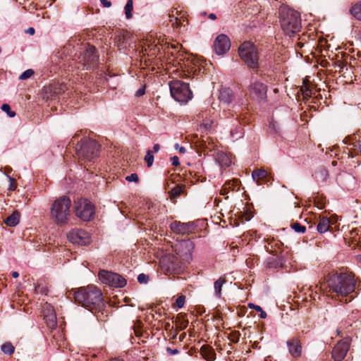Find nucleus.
<instances>
[{"label":"nucleus","mask_w":361,"mask_h":361,"mask_svg":"<svg viewBox=\"0 0 361 361\" xmlns=\"http://www.w3.org/2000/svg\"><path fill=\"white\" fill-rule=\"evenodd\" d=\"M329 292L332 298L341 302H350L354 298L353 293L361 289L360 281L350 271L336 272L327 281Z\"/></svg>","instance_id":"nucleus-1"},{"label":"nucleus","mask_w":361,"mask_h":361,"mask_svg":"<svg viewBox=\"0 0 361 361\" xmlns=\"http://www.w3.org/2000/svg\"><path fill=\"white\" fill-rule=\"evenodd\" d=\"M75 303L87 309L93 314L102 313L106 307L102 291L95 286L91 285L80 288L73 294Z\"/></svg>","instance_id":"nucleus-2"},{"label":"nucleus","mask_w":361,"mask_h":361,"mask_svg":"<svg viewBox=\"0 0 361 361\" xmlns=\"http://www.w3.org/2000/svg\"><path fill=\"white\" fill-rule=\"evenodd\" d=\"M280 24L284 33L292 37L300 31L301 19L300 14L290 8H281L280 11Z\"/></svg>","instance_id":"nucleus-3"},{"label":"nucleus","mask_w":361,"mask_h":361,"mask_svg":"<svg viewBox=\"0 0 361 361\" xmlns=\"http://www.w3.org/2000/svg\"><path fill=\"white\" fill-rule=\"evenodd\" d=\"M100 146L94 140L82 137L77 142L75 152L78 159L85 162H94L99 156Z\"/></svg>","instance_id":"nucleus-4"},{"label":"nucleus","mask_w":361,"mask_h":361,"mask_svg":"<svg viewBox=\"0 0 361 361\" xmlns=\"http://www.w3.org/2000/svg\"><path fill=\"white\" fill-rule=\"evenodd\" d=\"M238 54L248 68L252 69L258 68V52L253 44L250 42H245L240 46Z\"/></svg>","instance_id":"nucleus-5"},{"label":"nucleus","mask_w":361,"mask_h":361,"mask_svg":"<svg viewBox=\"0 0 361 361\" xmlns=\"http://www.w3.org/2000/svg\"><path fill=\"white\" fill-rule=\"evenodd\" d=\"M172 97L178 102H187L192 97L189 85L180 80H173L169 83Z\"/></svg>","instance_id":"nucleus-6"},{"label":"nucleus","mask_w":361,"mask_h":361,"mask_svg":"<svg viewBox=\"0 0 361 361\" xmlns=\"http://www.w3.org/2000/svg\"><path fill=\"white\" fill-rule=\"evenodd\" d=\"M75 213L82 221H90L95 216V206L87 199H79L75 202Z\"/></svg>","instance_id":"nucleus-7"},{"label":"nucleus","mask_w":361,"mask_h":361,"mask_svg":"<svg viewBox=\"0 0 361 361\" xmlns=\"http://www.w3.org/2000/svg\"><path fill=\"white\" fill-rule=\"evenodd\" d=\"M52 219L57 224H64L68 219V197L63 195L56 200L51 208Z\"/></svg>","instance_id":"nucleus-8"},{"label":"nucleus","mask_w":361,"mask_h":361,"mask_svg":"<svg viewBox=\"0 0 361 361\" xmlns=\"http://www.w3.org/2000/svg\"><path fill=\"white\" fill-rule=\"evenodd\" d=\"M160 267L165 274H179L184 267L178 257L173 255H166L160 260Z\"/></svg>","instance_id":"nucleus-9"},{"label":"nucleus","mask_w":361,"mask_h":361,"mask_svg":"<svg viewBox=\"0 0 361 361\" xmlns=\"http://www.w3.org/2000/svg\"><path fill=\"white\" fill-rule=\"evenodd\" d=\"M79 49L78 59L87 69L93 68L97 65L99 55L94 47L85 44H82Z\"/></svg>","instance_id":"nucleus-10"},{"label":"nucleus","mask_w":361,"mask_h":361,"mask_svg":"<svg viewBox=\"0 0 361 361\" xmlns=\"http://www.w3.org/2000/svg\"><path fill=\"white\" fill-rule=\"evenodd\" d=\"M99 280L105 284L116 288H123L126 285V280L120 274L106 270H100L99 272Z\"/></svg>","instance_id":"nucleus-11"},{"label":"nucleus","mask_w":361,"mask_h":361,"mask_svg":"<svg viewBox=\"0 0 361 361\" xmlns=\"http://www.w3.org/2000/svg\"><path fill=\"white\" fill-rule=\"evenodd\" d=\"M192 228V227H170L173 234L172 237L173 239L186 247H192V242L190 240L188 234L187 233Z\"/></svg>","instance_id":"nucleus-12"},{"label":"nucleus","mask_w":361,"mask_h":361,"mask_svg":"<svg viewBox=\"0 0 361 361\" xmlns=\"http://www.w3.org/2000/svg\"><path fill=\"white\" fill-rule=\"evenodd\" d=\"M250 96L258 102H264L267 99V87L261 82L255 81L249 87Z\"/></svg>","instance_id":"nucleus-13"},{"label":"nucleus","mask_w":361,"mask_h":361,"mask_svg":"<svg viewBox=\"0 0 361 361\" xmlns=\"http://www.w3.org/2000/svg\"><path fill=\"white\" fill-rule=\"evenodd\" d=\"M350 348V341L348 338L338 341L331 352V357L334 361H342L346 356Z\"/></svg>","instance_id":"nucleus-14"},{"label":"nucleus","mask_w":361,"mask_h":361,"mask_svg":"<svg viewBox=\"0 0 361 361\" xmlns=\"http://www.w3.org/2000/svg\"><path fill=\"white\" fill-rule=\"evenodd\" d=\"M69 242L73 244L86 245L90 243V235L85 230L77 228L69 233Z\"/></svg>","instance_id":"nucleus-15"},{"label":"nucleus","mask_w":361,"mask_h":361,"mask_svg":"<svg viewBox=\"0 0 361 361\" xmlns=\"http://www.w3.org/2000/svg\"><path fill=\"white\" fill-rule=\"evenodd\" d=\"M231 48V42L227 35L221 34L218 35L214 42V51L218 55H223Z\"/></svg>","instance_id":"nucleus-16"},{"label":"nucleus","mask_w":361,"mask_h":361,"mask_svg":"<svg viewBox=\"0 0 361 361\" xmlns=\"http://www.w3.org/2000/svg\"><path fill=\"white\" fill-rule=\"evenodd\" d=\"M289 353L292 356L297 357L301 355L302 346L298 337H293L287 341Z\"/></svg>","instance_id":"nucleus-17"},{"label":"nucleus","mask_w":361,"mask_h":361,"mask_svg":"<svg viewBox=\"0 0 361 361\" xmlns=\"http://www.w3.org/2000/svg\"><path fill=\"white\" fill-rule=\"evenodd\" d=\"M232 128L230 130V136L231 139L235 141L243 137L244 130L241 126V124L238 118L234 119L232 121Z\"/></svg>","instance_id":"nucleus-18"},{"label":"nucleus","mask_w":361,"mask_h":361,"mask_svg":"<svg viewBox=\"0 0 361 361\" xmlns=\"http://www.w3.org/2000/svg\"><path fill=\"white\" fill-rule=\"evenodd\" d=\"M200 353L207 361H213L216 358L214 350L211 346L207 345H204L201 347Z\"/></svg>","instance_id":"nucleus-19"},{"label":"nucleus","mask_w":361,"mask_h":361,"mask_svg":"<svg viewBox=\"0 0 361 361\" xmlns=\"http://www.w3.org/2000/svg\"><path fill=\"white\" fill-rule=\"evenodd\" d=\"M219 98L221 102L230 104L234 98L233 91L230 88H224L220 91Z\"/></svg>","instance_id":"nucleus-20"},{"label":"nucleus","mask_w":361,"mask_h":361,"mask_svg":"<svg viewBox=\"0 0 361 361\" xmlns=\"http://www.w3.org/2000/svg\"><path fill=\"white\" fill-rule=\"evenodd\" d=\"M320 220L317 226H333L338 222V217L335 214H332L330 216H319Z\"/></svg>","instance_id":"nucleus-21"},{"label":"nucleus","mask_w":361,"mask_h":361,"mask_svg":"<svg viewBox=\"0 0 361 361\" xmlns=\"http://www.w3.org/2000/svg\"><path fill=\"white\" fill-rule=\"evenodd\" d=\"M314 178L319 183H324L326 182L329 173L328 171L324 167L318 168L314 172Z\"/></svg>","instance_id":"nucleus-22"},{"label":"nucleus","mask_w":361,"mask_h":361,"mask_svg":"<svg viewBox=\"0 0 361 361\" xmlns=\"http://www.w3.org/2000/svg\"><path fill=\"white\" fill-rule=\"evenodd\" d=\"M20 213L15 211L11 215L4 220L6 226H16L20 223Z\"/></svg>","instance_id":"nucleus-23"},{"label":"nucleus","mask_w":361,"mask_h":361,"mask_svg":"<svg viewBox=\"0 0 361 361\" xmlns=\"http://www.w3.org/2000/svg\"><path fill=\"white\" fill-rule=\"evenodd\" d=\"M175 323L176 329L179 331H182L187 328L189 322L188 319L185 318V315L179 314L177 316Z\"/></svg>","instance_id":"nucleus-24"},{"label":"nucleus","mask_w":361,"mask_h":361,"mask_svg":"<svg viewBox=\"0 0 361 361\" xmlns=\"http://www.w3.org/2000/svg\"><path fill=\"white\" fill-rule=\"evenodd\" d=\"M226 282V278L224 276L220 277L217 279L214 283L215 295L220 298L221 296V289L223 285Z\"/></svg>","instance_id":"nucleus-25"},{"label":"nucleus","mask_w":361,"mask_h":361,"mask_svg":"<svg viewBox=\"0 0 361 361\" xmlns=\"http://www.w3.org/2000/svg\"><path fill=\"white\" fill-rule=\"evenodd\" d=\"M267 175V171L262 169L255 170L252 173V178L256 182H258L259 180L265 178Z\"/></svg>","instance_id":"nucleus-26"},{"label":"nucleus","mask_w":361,"mask_h":361,"mask_svg":"<svg viewBox=\"0 0 361 361\" xmlns=\"http://www.w3.org/2000/svg\"><path fill=\"white\" fill-rule=\"evenodd\" d=\"M350 14L356 19L361 20V2L355 4L350 9Z\"/></svg>","instance_id":"nucleus-27"},{"label":"nucleus","mask_w":361,"mask_h":361,"mask_svg":"<svg viewBox=\"0 0 361 361\" xmlns=\"http://www.w3.org/2000/svg\"><path fill=\"white\" fill-rule=\"evenodd\" d=\"M1 350L4 354L11 355L15 351V348L11 342H6L1 345Z\"/></svg>","instance_id":"nucleus-28"},{"label":"nucleus","mask_w":361,"mask_h":361,"mask_svg":"<svg viewBox=\"0 0 361 361\" xmlns=\"http://www.w3.org/2000/svg\"><path fill=\"white\" fill-rule=\"evenodd\" d=\"M133 9V0H128L127 3L124 7L125 15L127 19H130L132 18V11Z\"/></svg>","instance_id":"nucleus-29"},{"label":"nucleus","mask_w":361,"mask_h":361,"mask_svg":"<svg viewBox=\"0 0 361 361\" xmlns=\"http://www.w3.org/2000/svg\"><path fill=\"white\" fill-rule=\"evenodd\" d=\"M184 190V185H177L170 191V195L171 197H179Z\"/></svg>","instance_id":"nucleus-30"},{"label":"nucleus","mask_w":361,"mask_h":361,"mask_svg":"<svg viewBox=\"0 0 361 361\" xmlns=\"http://www.w3.org/2000/svg\"><path fill=\"white\" fill-rule=\"evenodd\" d=\"M11 171V168H6V171H5L4 173L6 175V176L10 182V185H9L8 189L11 191H13L16 188V184L15 179L8 175V173H10Z\"/></svg>","instance_id":"nucleus-31"},{"label":"nucleus","mask_w":361,"mask_h":361,"mask_svg":"<svg viewBox=\"0 0 361 361\" xmlns=\"http://www.w3.org/2000/svg\"><path fill=\"white\" fill-rule=\"evenodd\" d=\"M55 56L59 59V63H60L61 61H66L67 57V51L66 48L63 47L61 51H58Z\"/></svg>","instance_id":"nucleus-32"},{"label":"nucleus","mask_w":361,"mask_h":361,"mask_svg":"<svg viewBox=\"0 0 361 361\" xmlns=\"http://www.w3.org/2000/svg\"><path fill=\"white\" fill-rule=\"evenodd\" d=\"M145 161H146L147 166L150 167L154 162V156L152 154V152L150 150H148L147 152V154L145 157Z\"/></svg>","instance_id":"nucleus-33"},{"label":"nucleus","mask_w":361,"mask_h":361,"mask_svg":"<svg viewBox=\"0 0 361 361\" xmlns=\"http://www.w3.org/2000/svg\"><path fill=\"white\" fill-rule=\"evenodd\" d=\"M339 227H316L317 228V231L319 233H324L327 231H330L332 233H334V228H335V231H339Z\"/></svg>","instance_id":"nucleus-34"},{"label":"nucleus","mask_w":361,"mask_h":361,"mask_svg":"<svg viewBox=\"0 0 361 361\" xmlns=\"http://www.w3.org/2000/svg\"><path fill=\"white\" fill-rule=\"evenodd\" d=\"M1 109L6 112L10 118H13L16 116V113L13 111H11L10 106L7 104H2Z\"/></svg>","instance_id":"nucleus-35"},{"label":"nucleus","mask_w":361,"mask_h":361,"mask_svg":"<svg viewBox=\"0 0 361 361\" xmlns=\"http://www.w3.org/2000/svg\"><path fill=\"white\" fill-rule=\"evenodd\" d=\"M34 74V71L32 69H27L24 71L20 76L19 80H24L30 78Z\"/></svg>","instance_id":"nucleus-36"},{"label":"nucleus","mask_w":361,"mask_h":361,"mask_svg":"<svg viewBox=\"0 0 361 361\" xmlns=\"http://www.w3.org/2000/svg\"><path fill=\"white\" fill-rule=\"evenodd\" d=\"M185 301V296L183 295H181L178 297L176 301V305L178 307L182 308L184 306Z\"/></svg>","instance_id":"nucleus-37"},{"label":"nucleus","mask_w":361,"mask_h":361,"mask_svg":"<svg viewBox=\"0 0 361 361\" xmlns=\"http://www.w3.org/2000/svg\"><path fill=\"white\" fill-rule=\"evenodd\" d=\"M149 281V276L145 274H140L137 276V281L140 283H147Z\"/></svg>","instance_id":"nucleus-38"},{"label":"nucleus","mask_w":361,"mask_h":361,"mask_svg":"<svg viewBox=\"0 0 361 361\" xmlns=\"http://www.w3.org/2000/svg\"><path fill=\"white\" fill-rule=\"evenodd\" d=\"M252 217V212H246L242 215V223L244 224L245 221H249Z\"/></svg>","instance_id":"nucleus-39"},{"label":"nucleus","mask_w":361,"mask_h":361,"mask_svg":"<svg viewBox=\"0 0 361 361\" xmlns=\"http://www.w3.org/2000/svg\"><path fill=\"white\" fill-rule=\"evenodd\" d=\"M126 180L128 182H138L139 178L137 173H132L130 176H126Z\"/></svg>","instance_id":"nucleus-40"},{"label":"nucleus","mask_w":361,"mask_h":361,"mask_svg":"<svg viewBox=\"0 0 361 361\" xmlns=\"http://www.w3.org/2000/svg\"><path fill=\"white\" fill-rule=\"evenodd\" d=\"M170 21L173 26L177 28L180 27L181 20H179L178 18L173 17L170 19Z\"/></svg>","instance_id":"nucleus-41"},{"label":"nucleus","mask_w":361,"mask_h":361,"mask_svg":"<svg viewBox=\"0 0 361 361\" xmlns=\"http://www.w3.org/2000/svg\"><path fill=\"white\" fill-rule=\"evenodd\" d=\"M269 128L273 132L276 133L278 131V124L276 122L271 121L269 125Z\"/></svg>","instance_id":"nucleus-42"},{"label":"nucleus","mask_w":361,"mask_h":361,"mask_svg":"<svg viewBox=\"0 0 361 361\" xmlns=\"http://www.w3.org/2000/svg\"><path fill=\"white\" fill-rule=\"evenodd\" d=\"M170 226H193V223H191V222H189V223H183V224H180V222H177L176 221H175L174 222H172L170 224Z\"/></svg>","instance_id":"nucleus-43"},{"label":"nucleus","mask_w":361,"mask_h":361,"mask_svg":"<svg viewBox=\"0 0 361 361\" xmlns=\"http://www.w3.org/2000/svg\"><path fill=\"white\" fill-rule=\"evenodd\" d=\"M302 94L304 97H310L312 94V91L307 87L305 88H302Z\"/></svg>","instance_id":"nucleus-44"},{"label":"nucleus","mask_w":361,"mask_h":361,"mask_svg":"<svg viewBox=\"0 0 361 361\" xmlns=\"http://www.w3.org/2000/svg\"><path fill=\"white\" fill-rule=\"evenodd\" d=\"M166 350L170 355H176L178 354L180 352L178 349H172L169 347H167Z\"/></svg>","instance_id":"nucleus-45"},{"label":"nucleus","mask_w":361,"mask_h":361,"mask_svg":"<svg viewBox=\"0 0 361 361\" xmlns=\"http://www.w3.org/2000/svg\"><path fill=\"white\" fill-rule=\"evenodd\" d=\"M353 147L355 150L361 153V140H357L353 143Z\"/></svg>","instance_id":"nucleus-46"},{"label":"nucleus","mask_w":361,"mask_h":361,"mask_svg":"<svg viewBox=\"0 0 361 361\" xmlns=\"http://www.w3.org/2000/svg\"><path fill=\"white\" fill-rule=\"evenodd\" d=\"M171 160L172 165L174 166H177L180 164L179 159L177 156H174V157H171Z\"/></svg>","instance_id":"nucleus-47"},{"label":"nucleus","mask_w":361,"mask_h":361,"mask_svg":"<svg viewBox=\"0 0 361 361\" xmlns=\"http://www.w3.org/2000/svg\"><path fill=\"white\" fill-rule=\"evenodd\" d=\"M297 233H303L306 231V227H291Z\"/></svg>","instance_id":"nucleus-48"},{"label":"nucleus","mask_w":361,"mask_h":361,"mask_svg":"<svg viewBox=\"0 0 361 361\" xmlns=\"http://www.w3.org/2000/svg\"><path fill=\"white\" fill-rule=\"evenodd\" d=\"M238 180H233V183H231V181L226 182V183H225V185H224V187H225L224 190H226V189H227V188H231V187H233V183H236V184H237V183H238Z\"/></svg>","instance_id":"nucleus-49"},{"label":"nucleus","mask_w":361,"mask_h":361,"mask_svg":"<svg viewBox=\"0 0 361 361\" xmlns=\"http://www.w3.org/2000/svg\"><path fill=\"white\" fill-rule=\"evenodd\" d=\"M174 147L176 149H178L179 152L181 154H184L186 151L184 147H180V145L178 143L175 145Z\"/></svg>","instance_id":"nucleus-50"},{"label":"nucleus","mask_w":361,"mask_h":361,"mask_svg":"<svg viewBox=\"0 0 361 361\" xmlns=\"http://www.w3.org/2000/svg\"><path fill=\"white\" fill-rule=\"evenodd\" d=\"M145 93V87H142L141 88H140L135 93V95L137 97H140L142 95H143Z\"/></svg>","instance_id":"nucleus-51"},{"label":"nucleus","mask_w":361,"mask_h":361,"mask_svg":"<svg viewBox=\"0 0 361 361\" xmlns=\"http://www.w3.org/2000/svg\"><path fill=\"white\" fill-rule=\"evenodd\" d=\"M249 307L250 308H252L254 310H255L256 311L259 312V311H262V307L259 305H255V304H252V303H250L248 305Z\"/></svg>","instance_id":"nucleus-52"},{"label":"nucleus","mask_w":361,"mask_h":361,"mask_svg":"<svg viewBox=\"0 0 361 361\" xmlns=\"http://www.w3.org/2000/svg\"><path fill=\"white\" fill-rule=\"evenodd\" d=\"M100 1L102 4V5L106 8H109L111 6V3L108 0H100Z\"/></svg>","instance_id":"nucleus-53"},{"label":"nucleus","mask_w":361,"mask_h":361,"mask_svg":"<svg viewBox=\"0 0 361 361\" xmlns=\"http://www.w3.org/2000/svg\"><path fill=\"white\" fill-rule=\"evenodd\" d=\"M159 149H160V145L159 144H155L153 146V149L152 152H158Z\"/></svg>","instance_id":"nucleus-54"},{"label":"nucleus","mask_w":361,"mask_h":361,"mask_svg":"<svg viewBox=\"0 0 361 361\" xmlns=\"http://www.w3.org/2000/svg\"><path fill=\"white\" fill-rule=\"evenodd\" d=\"M35 32V30L33 27H29L27 30H25L26 33H28L31 35H34Z\"/></svg>","instance_id":"nucleus-55"},{"label":"nucleus","mask_w":361,"mask_h":361,"mask_svg":"<svg viewBox=\"0 0 361 361\" xmlns=\"http://www.w3.org/2000/svg\"><path fill=\"white\" fill-rule=\"evenodd\" d=\"M259 312H260V315H259L260 318L265 319L267 317V313L264 311H263L262 309V311H259Z\"/></svg>","instance_id":"nucleus-56"},{"label":"nucleus","mask_w":361,"mask_h":361,"mask_svg":"<svg viewBox=\"0 0 361 361\" xmlns=\"http://www.w3.org/2000/svg\"><path fill=\"white\" fill-rule=\"evenodd\" d=\"M165 329H166V330H169V329H170V331H173V327L172 326H171V324H169V323H167L166 324Z\"/></svg>","instance_id":"nucleus-57"},{"label":"nucleus","mask_w":361,"mask_h":361,"mask_svg":"<svg viewBox=\"0 0 361 361\" xmlns=\"http://www.w3.org/2000/svg\"><path fill=\"white\" fill-rule=\"evenodd\" d=\"M185 336H186V334L182 333L179 336V341H183L185 339Z\"/></svg>","instance_id":"nucleus-58"},{"label":"nucleus","mask_w":361,"mask_h":361,"mask_svg":"<svg viewBox=\"0 0 361 361\" xmlns=\"http://www.w3.org/2000/svg\"><path fill=\"white\" fill-rule=\"evenodd\" d=\"M208 17L211 20H216V16L214 13H210Z\"/></svg>","instance_id":"nucleus-59"},{"label":"nucleus","mask_w":361,"mask_h":361,"mask_svg":"<svg viewBox=\"0 0 361 361\" xmlns=\"http://www.w3.org/2000/svg\"><path fill=\"white\" fill-rule=\"evenodd\" d=\"M204 126L206 130H209L212 128V123H205V124H204Z\"/></svg>","instance_id":"nucleus-60"},{"label":"nucleus","mask_w":361,"mask_h":361,"mask_svg":"<svg viewBox=\"0 0 361 361\" xmlns=\"http://www.w3.org/2000/svg\"><path fill=\"white\" fill-rule=\"evenodd\" d=\"M11 274L13 278H18L19 276L18 271H13Z\"/></svg>","instance_id":"nucleus-61"},{"label":"nucleus","mask_w":361,"mask_h":361,"mask_svg":"<svg viewBox=\"0 0 361 361\" xmlns=\"http://www.w3.org/2000/svg\"><path fill=\"white\" fill-rule=\"evenodd\" d=\"M178 332L176 330H174L172 334V338L175 339L177 336Z\"/></svg>","instance_id":"nucleus-62"},{"label":"nucleus","mask_w":361,"mask_h":361,"mask_svg":"<svg viewBox=\"0 0 361 361\" xmlns=\"http://www.w3.org/2000/svg\"><path fill=\"white\" fill-rule=\"evenodd\" d=\"M159 51V48H157V46L155 45L154 48L153 49V52H152V55L156 54V52Z\"/></svg>","instance_id":"nucleus-63"},{"label":"nucleus","mask_w":361,"mask_h":361,"mask_svg":"<svg viewBox=\"0 0 361 361\" xmlns=\"http://www.w3.org/2000/svg\"><path fill=\"white\" fill-rule=\"evenodd\" d=\"M77 135H76V134H75V135L72 137V139H71V142H72L73 144H75V137H76Z\"/></svg>","instance_id":"nucleus-64"}]
</instances>
